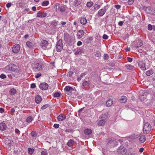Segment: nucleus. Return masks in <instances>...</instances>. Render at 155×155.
<instances>
[{
  "label": "nucleus",
  "mask_w": 155,
  "mask_h": 155,
  "mask_svg": "<svg viewBox=\"0 0 155 155\" xmlns=\"http://www.w3.org/2000/svg\"><path fill=\"white\" fill-rule=\"evenodd\" d=\"M151 127L149 123H146L143 126V132L144 134H147L149 133Z\"/></svg>",
  "instance_id": "f257e3e1"
},
{
  "label": "nucleus",
  "mask_w": 155,
  "mask_h": 155,
  "mask_svg": "<svg viewBox=\"0 0 155 155\" xmlns=\"http://www.w3.org/2000/svg\"><path fill=\"white\" fill-rule=\"evenodd\" d=\"M63 48L62 41L61 39H59L56 44L57 51L58 52H60L62 50Z\"/></svg>",
  "instance_id": "f03ea898"
},
{
  "label": "nucleus",
  "mask_w": 155,
  "mask_h": 155,
  "mask_svg": "<svg viewBox=\"0 0 155 155\" xmlns=\"http://www.w3.org/2000/svg\"><path fill=\"white\" fill-rule=\"evenodd\" d=\"M6 69L8 70L17 72L18 71L17 66L15 64H11L8 65Z\"/></svg>",
  "instance_id": "7ed1b4c3"
},
{
  "label": "nucleus",
  "mask_w": 155,
  "mask_h": 155,
  "mask_svg": "<svg viewBox=\"0 0 155 155\" xmlns=\"http://www.w3.org/2000/svg\"><path fill=\"white\" fill-rule=\"evenodd\" d=\"M42 63H36L34 65V70L35 71H39L41 70L42 68Z\"/></svg>",
  "instance_id": "20e7f679"
},
{
  "label": "nucleus",
  "mask_w": 155,
  "mask_h": 155,
  "mask_svg": "<svg viewBox=\"0 0 155 155\" xmlns=\"http://www.w3.org/2000/svg\"><path fill=\"white\" fill-rule=\"evenodd\" d=\"M90 84V81L88 77H86L84 80L83 81L82 85L84 87L88 86Z\"/></svg>",
  "instance_id": "39448f33"
},
{
  "label": "nucleus",
  "mask_w": 155,
  "mask_h": 155,
  "mask_svg": "<svg viewBox=\"0 0 155 155\" xmlns=\"http://www.w3.org/2000/svg\"><path fill=\"white\" fill-rule=\"evenodd\" d=\"M66 8L64 5H60L58 3H56L54 7L55 10H65Z\"/></svg>",
  "instance_id": "423d86ee"
},
{
  "label": "nucleus",
  "mask_w": 155,
  "mask_h": 155,
  "mask_svg": "<svg viewBox=\"0 0 155 155\" xmlns=\"http://www.w3.org/2000/svg\"><path fill=\"white\" fill-rule=\"evenodd\" d=\"M20 46L18 44H16L12 47V51L14 53H18L19 51Z\"/></svg>",
  "instance_id": "0eeeda50"
},
{
  "label": "nucleus",
  "mask_w": 155,
  "mask_h": 155,
  "mask_svg": "<svg viewBox=\"0 0 155 155\" xmlns=\"http://www.w3.org/2000/svg\"><path fill=\"white\" fill-rule=\"evenodd\" d=\"M117 152L122 154H125L127 152L126 149L122 146L120 147L117 149Z\"/></svg>",
  "instance_id": "6e6552de"
},
{
  "label": "nucleus",
  "mask_w": 155,
  "mask_h": 155,
  "mask_svg": "<svg viewBox=\"0 0 155 155\" xmlns=\"http://www.w3.org/2000/svg\"><path fill=\"white\" fill-rule=\"evenodd\" d=\"M39 87L41 89L43 90H45L48 88V85L46 83L44 82L41 83Z\"/></svg>",
  "instance_id": "1a4fd4ad"
},
{
  "label": "nucleus",
  "mask_w": 155,
  "mask_h": 155,
  "mask_svg": "<svg viewBox=\"0 0 155 155\" xmlns=\"http://www.w3.org/2000/svg\"><path fill=\"white\" fill-rule=\"evenodd\" d=\"M139 66L143 70H146L145 63L143 61H140L138 63Z\"/></svg>",
  "instance_id": "9d476101"
},
{
  "label": "nucleus",
  "mask_w": 155,
  "mask_h": 155,
  "mask_svg": "<svg viewBox=\"0 0 155 155\" xmlns=\"http://www.w3.org/2000/svg\"><path fill=\"white\" fill-rule=\"evenodd\" d=\"M84 34V31L82 30H79L77 34V37L78 38H80L83 36Z\"/></svg>",
  "instance_id": "9b49d317"
},
{
  "label": "nucleus",
  "mask_w": 155,
  "mask_h": 155,
  "mask_svg": "<svg viewBox=\"0 0 155 155\" xmlns=\"http://www.w3.org/2000/svg\"><path fill=\"white\" fill-rule=\"evenodd\" d=\"M66 117L65 115L63 114L59 115L57 117L58 120L59 121H61L65 120Z\"/></svg>",
  "instance_id": "f8f14e48"
},
{
  "label": "nucleus",
  "mask_w": 155,
  "mask_h": 155,
  "mask_svg": "<svg viewBox=\"0 0 155 155\" xmlns=\"http://www.w3.org/2000/svg\"><path fill=\"white\" fill-rule=\"evenodd\" d=\"M48 44V41L46 40H43L41 41L40 44V46L42 48L47 47Z\"/></svg>",
  "instance_id": "ddd939ff"
},
{
  "label": "nucleus",
  "mask_w": 155,
  "mask_h": 155,
  "mask_svg": "<svg viewBox=\"0 0 155 155\" xmlns=\"http://www.w3.org/2000/svg\"><path fill=\"white\" fill-rule=\"evenodd\" d=\"M64 90L68 93H70L74 91V89L72 87L69 86H66L64 88Z\"/></svg>",
  "instance_id": "4468645a"
},
{
  "label": "nucleus",
  "mask_w": 155,
  "mask_h": 155,
  "mask_svg": "<svg viewBox=\"0 0 155 155\" xmlns=\"http://www.w3.org/2000/svg\"><path fill=\"white\" fill-rule=\"evenodd\" d=\"M108 115L107 113H105L101 115L99 117V118L104 120L107 121Z\"/></svg>",
  "instance_id": "2eb2a0df"
},
{
  "label": "nucleus",
  "mask_w": 155,
  "mask_h": 155,
  "mask_svg": "<svg viewBox=\"0 0 155 155\" xmlns=\"http://www.w3.org/2000/svg\"><path fill=\"white\" fill-rule=\"evenodd\" d=\"M47 14L46 13L40 11L37 13V17L40 18H44L46 17Z\"/></svg>",
  "instance_id": "dca6fc26"
},
{
  "label": "nucleus",
  "mask_w": 155,
  "mask_h": 155,
  "mask_svg": "<svg viewBox=\"0 0 155 155\" xmlns=\"http://www.w3.org/2000/svg\"><path fill=\"white\" fill-rule=\"evenodd\" d=\"M7 128V126L6 124L3 122L0 123V130H4Z\"/></svg>",
  "instance_id": "f3484780"
},
{
  "label": "nucleus",
  "mask_w": 155,
  "mask_h": 155,
  "mask_svg": "<svg viewBox=\"0 0 155 155\" xmlns=\"http://www.w3.org/2000/svg\"><path fill=\"white\" fill-rule=\"evenodd\" d=\"M42 100V98L39 95H37L35 97V101L38 104Z\"/></svg>",
  "instance_id": "a211bd4d"
},
{
  "label": "nucleus",
  "mask_w": 155,
  "mask_h": 155,
  "mask_svg": "<svg viewBox=\"0 0 155 155\" xmlns=\"http://www.w3.org/2000/svg\"><path fill=\"white\" fill-rule=\"evenodd\" d=\"M79 19L80 20V22L81 24L85 25L87 21L85 18L81 17Z\"/></svg>",
  "instance_id": "6ab92c4d"
},
{
  "label": "nucleus",
  "mask_w": 155,
  "mask_h": 155,
  "mask_svg": "<svg viewBox=\"0 0 155 155\" xmlns=\"http://www.w3.org/2000/svg\"><path fill=\"white\" fill-rule=\"evenodd\" d=\"M127 100V97L124 96H122L120 100V102L121 103H124L126 102Z\"/></svg>",
  "instance_id": "aec40b11"
},
{
  "label": "nucleus",
  "mask_w": 155,
  "mask_h": 155,
  "mask_svg": "<svg viewBox=\"0 0 155 155\" xmlns=\"http://www.w3.org/2000/svg\"><path fill=\"white\" fill-rule=\"evenodd\" d=\"M87 74L86 72H84L81 73V74L77 78V80L78 81H81L82 78Z\"/></svg>",
  "instance_id": "412c9836"
},
{
  "label": "nucleus",
  "mask_w": 155,
  "mask_h": 155,
  "mask_svg": "<svg viewBox=\"0 0 155 155\" xmlns=\"http://www.w3.org/2000/svg\"><path fill=\"white\" fill-rule=\"evenodd\" d=\"M106 121L103 120H99L97 123V124L99 126H103L104 125Z\"/></svg>",
  "instance_id": "4be33fe9"
},
{
  "label": "nucleus",
  "mask_w": 155,
  "mask_h": 155,
  "mask_svg": "<svg viewBox=\"0 0 155 155\" xmlns=\"http://www.w3.org/2000/svg\"><path fill=\"white\" fill-rule=\"evenodd\" d=\"M113 104V101L112 100L110 99L107 101L106 102V105L107 107H110Z\"/></svg>",
  "instance_id": "5701e85b"
},
{
  "label": "nucleus",
  "mask_w": 155,
  "mask_h": 155,
  "mask_svg": "<svg viewBox=\"0 0 155 155\" xmlns=\"http://www.w3.org/2000/svg\"><path fill=\"white\" fill-rule=\"evenodd\" d=\"M139 139L141 143H143L145 141L146 138L144 135H142L140 137Z\"/></svg>",
  "instance_id": "b1692460"
},
{
  "label": "nucleus",
  "mask_w": 155,
  "mask_h": 155,
  "mask_svg": "<svg viewBox=\"0 0 155 155\" xmlns=\"http://www.w3.org/2000/svg\"><path fill=\"white\" fill-rule=\"evenodd\" d=\"M84 132L85 134L89 135L91 133L92 130L90 129H87L84 130Z\"/></svg>",
  "instance_id": "393cba45"
},
{
  "label": "nucleus",
  "mask_w": 155,
  "mask_h": 155,
  "mask_svg": "<svg viewBox=\"0 0 155 155\" xmlns=\"http://www.w3.org/2000/svg\"><path fill=\"white\" fill-rule=\"evenodd\" d=\"M16 93V90L15 88L11 89L9 91V93L12 95L15 94Z\"/></svg>",
  "instance_id": "a878e982"
},
{
  "label": "nucleus",
  "mask_w": 155,
  "mask_h": 155,
  "mask_svg": "<svg viewBox=\"0 0 155 155\" xmlns=\"http://www.w3.org/2000/svg\"><path fill=\"white\" fill-rule=\"evenodd\" d=\"M74 143V141L73 140H70L67 143L68 145V146L71 147L73 145V144Z\"/></svg>",
  "instance_id": "bb28decb"
},
{
  "label": "nucleus",
  "mask_w": 155,
  "mask_h": 155,
  "mask_svg": "<svg viewBox=\"0 0 155 155\" xmlns=\"http://www.w3.org/2000/svg\"><path fill=\"white\" fill-rule=\"evenodd\" d=\"M82 53V49L80 48H78L77 51L75 52V55H77L81 54Z\"/></svg>",
  "instance_id": "cd10ccee"
},
{
  "label": "nucleus",
  "mask_w": 155,
  "mask_h": 155,
  "mask_svg": "<svg viewBox=\"0 0 155 155\" xmlns=\"http://www.w3.org/2000/svg\"><path fill=\"white\" fill-rule=\"evenodd\" d=\"M125 67L129 70H132L134 69V66L130 64H126L125 65Z\"/></svg>",
  "instance_id": "c85d7f7f"
},
{
  "label": "nucleus",
  "mask_w": 155,
  "mask_h": 155,
  "mask_svg": "<svg viewBox=\"0 0 155 155\" xmlns=\"http://www.w3.org/2000/svg\"><path fill=\"white\" fill-rule=\"evenodd\" d=\"M57 22L55 20H54L51 21V23L50 25L51 27H55L56 26Z\"/></svg>",
  "instance_id": "c756f323"
},
{
  "label": "nucleus",
  "mask_w": 155,
  "mask_h": 155,
  "mask_svg": "<svg viewBox=\"0 0 155 155\" xmlns=\"http://www.w3.org/2000/svg\"><path fill=\"white\" fill-rule=\"evenodd\" d=\"M94 55L98 58H99L101 56V53L99 51H98L95 52Z\"/></svg>",
  "instance_id": "7c9ffc66"
},
{
  "label": "nucleus",
  "mask_w": 155,
  "mask_h": 155,
  "mask_svg": "<svg viewBox=\"0 0 155 155\" xmlns=\"http://www.w3.org/2000/svg\"><path fill=\"white\" fill-rule=\"evenodd\" d=\"M147 93H144L143 94L140 96V99L141 101H142V98L143 99V100L145 99L146 98V96L147 94Z\"/></svg>",
  "instance_id": "2f4dec72"
},
{
  "label": "nucleus",
  "mask_w": 155,
  "mask_h": 155,
  "mask_svg": "<svg viewBox=\"0 0 155 155\" xmlns=\"http://www.w3.org/2000/svg\"><path fill=\"white\" fill-rule=\"evenodd\" d=\"M28 153L30 154H32L35 151V150L33 148H28Z\"/></svg>",
  "instance_id": "473e14b6"
},
{
  "label": "nucleus",
  "mask_w": 155,
  "mask_h": 155,
  "mask_svg": "<svg viewBox=\"0 0 155 155\" xmlns=\"http://www.w3.org/2000/svg\"><path fill=\"white\" fill-rule=\"evenodd\" d=\"M106 10H99L98 12V14L101 16H103L105 13Z\"/></svg>",
  "instance_id": "72a5a7b5"
},
{
  "label": "nucleus",
  "mask_w": 155,
  "mask_h": 155,
  "mask_svg": "<svg viewBox=\"0 0 155 155\" xmlns=\"http://www.w3.org/2000/svg\"><path fill=\"white\" fill-rule=\"evenodd\" d=\"M33 119L32 117L29 116L26 118V120L27 122L30 123L32 120Z\"/></svg>",
  "instance_id": "f704fd0d"
},
{
  "label": "nucleus",
  "mask_w": 155,
  "mask_h": 155,
  "mask_svg": "<svg viewBox=\"0 0 155 155\" xmlns=\"http://www.w3.org/2000/svg\"><path fill=\"white\" fill-rule=\"evenodd\" d=\"M31 134L33 137H35L37 136V133L36 132V131H33L31 132Z\"/></svg>",
  "instance_id": "c9c22d12"
},
{
  "label": "nucleus",
  "mask_w": 155,
  "mask_h": 155,
  "mask_svg": "<svg viewBox=\"0 0 155 155\" xmlns=\"http://www.w3.org/2000/svg\"><path fill=\"white\" fill-rule=\"evenodd\" d=\"M153 73V72L152 70H150L147 71L146 72V74L147 75L150 76L152 75Z\"/></svg>",
  "instance_id": "e433bc0d"
},
{
  "label": "nucleus",
  "mask_w": 155,
  "mask_h": 155,
  "mask_svg": "<svg viewBox=\"0 0 155 155\" xmlns=\"http://www.w3.org/2000/svg\"><path fill=\"white\" fill-rule=\"evenodd\" d=\"M93 5V3L92 2H89L87 3L86 5L87 7H91Z\"/></svg>",
  "instance_id": "4c0bfd02"
},
{
  "label": "nucleus",
  "mask_w": 155,
  "mask_h": 155,
  "mask_svg": "<svg viewBox=\"0 0 155 155\" xmlns=\"http://www.w3.org/2000/svg\"><path fill=\"white\" fill-rule=\"evenodd\" d=\"M26 45L29 48H31L32 47V43L30 41H27L26 42Z\"/></svg>",
  "instance_id": "58836bf2"
},
{
  "label": "nucleus",
  "mask_w": 155,
  "mask_h": 155,
  "mask_svg": "<svg viewBox=\"0 0 155 155\" xmlns=\"http://www.w3.org/2000/svg\"><path fill=\"white\" fill-rule=\"evenodd\" d=\"M49 3V2L48 1H45L43 2L42 3V6H47Z\"/></svg>",
  "instance_id": "ea45409f"
},
{
  "label": "nucleus",
  "mask_w": 155,
  "mask_h": 155,
  "mask_svg": "<svg viewBox=\"0 0 155 155\" xmlns=\"http://www.w3.org/2000/svg\"><path fill=\"white\" fill-rule=\"evenodd\" d=\"M143 45V43L141 42H140V43H138L137 45L136 48H139L142 46Z\"/></svg>",
  "instance_id": "a19ab883"
},
{
  "label": "nucleus",
  "mask_w": 155,
  "mask_h": 155,
  "mask_svg": "<svg viewBox=\"0 0 155 155\" xmlns=\"http://www.w3.org/2000/svg\"><path fill=\"white\" fill-rule=\"evenodd\" d=\"M100 7V6L98 5H95L94 6V9L95 10L99 9Z\"/></svg>",
  "instance_id": "79ce46f5"
},
{
  "label": "nucleus",
  "mask_w": 155,
  "mask_h": 155,
  "mask_svg": "<svg viewBox=\"0 0 155 155\" xmlns=\"http://www.w3.org/2000/svg\"><path fill=\"white\" fill-rule=\"evenodd\" d=\"M55 97H59L60 96V93L59 92L55 93L54 94Z\"/></svg>",
  "instance_id": "37998d69"
},
{
  "label": "nucleus",
  "mask_w": 155,
  "mask_h": 155,
  "mask_svg": "<svg viewBox=\"0 0 155 155\" xmlns=\"http://www.w3.org/2000/svg\"><path fill=\"white\" fill-rule=\"evenodd\" d=\"M48 153L47 151H43L41 152V155H48Z\"/></svg>",
  "instance_id": "c03bdc74"
},
{
  "label": "nucleus",
  "mask_w": 155,
  "mask_h": 155,
  "mask_svg": "<svg viewBox=\"0 0 155 155\" xmlns=\"http://www.w3.org/2000/svg\"><path fill=\"white\" fill-rule=\"evenodd\" d=\"M0 77L2 79H5L6 78V76L3 74H2L0 76Z\"/></svg>",
  "instance_id": "a18cd8bd"
},
{
  "label": "nucleus",
  "mask_w": 155,
  "mask_h": 155,
  "mask_svg": "<svg viewBox=\"0 0 155 155\" xmlns=\"http://www.w3.org/2000/svg\"><path fill=\"white\" fill-rule=\"evenodd\" d=\"M48 106H49L48 104H45L42 106L41 107V109L42 110H44L48 107Z\"/></svg>",
  "instance_id": "49530a36"
},
{
  "label": "nucleus",
  "mask_w": 155,
  "mask_h": 155,
  "mask_svg": "<svg viewBox=\"0 0 155 155\" xmlns=\"http://www.w3.org/2000/svg\"><path fill=\"white\" fill-rule=\"evenodd\" d=\"M73 72L72 71H70L68 72V75L69 77H70L72 76V75L73 74Z\"/></svg>",
  "instance_id": "de8ad7c7"
},
{
  "label": "nucleus",
  "mask_w": 155,
  "mask_h": 155,
  "mask_svg": "<svg viewBox=\"0 0 155 155\" xmlns=\"http://www.w3.org/2000/svg\"><path fill=\"white\" fill-rule=\"evenodd\" d=\"M41 73H37V74L35 76V78H37L41 76Z\"/></svg>",
  "instance_id": "09e8293b"
},
{
  "label": "nucleus",
  "mask_w": 155,
  "mask_h": 155,
  "mask_svg": "<svg viewBox=\"0 0 155 155\" xmlns=\"http://www.w3.org/2000/svg\"><path fill=\"white\" fill-rule=\"evenodd\" d=\"M148 29L149 30H151L152 29V25L150 24H149L148 25Z\"/></svg>",
  "instance_id": "8fccbe9b"
},
{
  "label": "nucleus",
  "mask_w": 155,
  "mask_h": 155,
  "mask_svg": "<svg viewBox=\"0 0 155 155\" xmlns=\"http://www.w3.org/2000/svg\"><path fill=\"white\" fill-rule=\"evenodd\" d=\"M134 1V0H128V4L129 5L132 4Z\"/></svg>",
  "instance_id": "3c124183"
},
{
  "label": "nucleus",
  "mask_w": 155,
  "mask_h": 155,
  "mask_svg": "<svg viewBox=\"0 0 155 155\" xmlns=\"http://www.w3.org/2000/svg\"><path fill=\"white\" fill-rule=\"evenodd\" d=\"M127 59L129 62H132L133 60L132 58L129 57H127Z\"/></svg>",
  "instance_id": "603ef678"
},
{
  "label": "nucleus",
  "mask_w": 155,
  "mask_h": 155,
  "mask_svg": "<svg viewBox=\"0 0 155 155\" xmlns=\"http://www.w3.org/2000/svg\"><path fill=\"white\" fill-rule=\"evenodd\" d=\"M108 36L106 34H104L103 35V38L104 39H108Z\"/></svg>",
  "instance_id": "864d4df0"
},
{
  "label": "nucleus",
  "mask_w": 155,
  "mask_h": 155,
  "mask_svg": "<svg viewBox=\"0 0 155 155\" xmlns=\"http://www.w3.org/2000/svg\"><path fill=\"white\" fill-rule=\"evenodd\" d=\"M59 125L58 124H54L53 127L55 128H58L59 127Z\"/></svg>",
  "instance_id": "5fc2aeb1"
},
{
  "label": "nucleus",
  "mask_w": 155,
  "mask_h": 155,
  "mask_svg": "<svg viewBox=\"0 0 155 155\" xmlns=\"http://www.w3.org/2000/svg\"><path fill=\"white\" fill-rule=\"evenodd\" d=\"M117 9H119L121 7L120 5H115L114 6Z\"/></svg>",
  "instance_id": "6e6d98bb"
},
{
  "label": "nucleus",
  "mask_w": 155,
  "mask_h": 155,
  "mask_svg": "<svg viewBox=\"0 0 155 155\" xmlns=\"http://www.w3.org/2000/svg\"><path fill=\"white\" fill-rule=\"evenodd\" d=\"M35 87H36V85L35 84L33 83L31 84V88H35Z\"/></svg>",
  "instance_id": "4d7b16f0"
},
{
  "label": "nucleus",
  "mask_w": 155,
  "mask_h": 155,
  "mask_svg": "<svg viewBox=\"0 0 155 155\" xmlns=\"http://www.w3.org/2000/svg\"><path fill=\"white\" fill-rule=\"evenodd\" d=\"M105 59H107L108 58V55L107 54H105L104 55Z\"/></svg>",
  "instance_id": "13d9d810"
},
{
  "label": "nucleus",
  "mask_w": 155,
  "mask_h": 155,
  "mask_svg": "<svg viewBox=\"0 0 155 155\" xmlns=\"http://www.w3.org/2000/svg\"><path fill=\"white\" fill-rule=\"evenodd\" d=\"M114 140H109L108 143L110 144H112L113 142H114Z\"/></svg>",
  "instance_id": "bf43d9fd"
},
{
  "label": "nucleus",
  "mask_w": 155,
  "mask_h": 155,
  "mask_svg": "<svg viewBox=\"0 0 155 155\" xmlns=\"http://www.w3.org/2000/svg\"><path fill=\"white\" fill-rule=\"evenodd\" d=\"M15 132L16 134H19L20 133V131L18 129L16 128V129H15Z\"/></svg>",
  "instance_id": "052dcab7"
},
{
  "label": "nucleus",
  "mask_w": 155,
  "mask_h": 155,
  "mask_svg": "<svg viewBox=\"0 0 155 155\" xmlns=\"http://www.w3.org/2000/svg\"><path fill=\"white\" fill-rule=\"evenodd\" d=\"M72 130H71L70 129H66L65 131L67 133H69V132H71L72 131Z\"/></svg>",
  "instance_id": "680f3d73"
},
{
  "label": "nucleus",
  "mask_w": 155,
  "mask_h": 155,
  "mask_svg": "<svg viewBox=\"0 0 155 155\" xmlns=\"http://www.w3.org/2000/svg\"><path fill=\"white\" fill-rule=\"evenodd\" d=\"M123 23L124 21H120L118 22V24L119 26H121L123 25Z\"/></svg>",
  "instance_id": "e2e57ef3"
},
{
  "label": "nucleus",
  "mask_w": 155,
  "mask_h": 155,
  "mask_svg": "<svg viewBox=\"0 0 155 155\" xmlns=\"http://www.w3.org/2000/svg\"><path fill=\"white\" fill-rule=\"evenodd\" d=\"M11 5L12 4L11 3H8L6 4V6L7 8H9L10 7Z\"/></svg>",
  "instance_id": "0e129e2a"
},
{
  "label": "nucleus",
  "mask_w": 155,
  "mask_h": 155,
  "mask_svg": "<svg viewBox=\"0 0 155 155\" xmlns=\"http://www.w3.org/2000/svg\"><path fill=\"white\" fill-rule=\"evenodd\" d=\"M4 111V110L2 108H0V112L2 113Z\"/></svg>",
  "instance_id": "69168bd1"
},
{
  "label": "nucleus",
  "mask_w": 155,
  "mask_h": 155,
  "mask_svg": "<svg viewBox=\"0 0 155 155\" xmlns=\"http://www.w3.org/2000/svg\"><path fill=\"white\" fill-rule=\"evenodd\" d=\"M82 43L81 41H78L77 43V45L78 46H80L82 45Z\"/></svg>",
  "instance_id": "338daca9"
},
{
  "label": "nucleus",
  "mask_w": 155,
  "mask_h": 155,
  "mask_svg": "<svg viewBox=\"0 0 155 155\" xmlns=\"http://www.w3.org/2000/svg\"><path fill=\"white\" fill-rule=\"evenodd\" d=\"M78 2V1H76V2H74L73 3V4L74 5H75V6H78V4H77V2Z\"/></svg>",
  "instance_id": "774afa93"
}]
</instances>
